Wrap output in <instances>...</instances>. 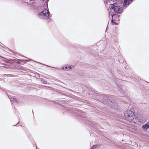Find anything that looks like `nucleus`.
<instances>
[{
	"mask_svg": "<svg viewBox=\"0 0 149 149\" xmlns=\"http://www.w3.org/2000/svg\"><path fill=\"white\" fill-rule=\"evenodd\" d=\"M109 8L117 13H121L123 11V9L119 5L116 3L110 4L109 6Z\"/></svg>",
	"mask_w": 149,
	"mask_h": 149,
	"instance_id": "nucleus-1",
	"label": "nucleus"
},
{
	"mask_svg": "<svg viewBox=\"0 0 149 149\" xmlns=\"http://www.w3.org/2000/svg\"><path fill=\"white\" fill-rule=\"evenodd\" d=\"M125 117L126 119L130 122H131L134 119V113L130 110L125 111L124 113Z\"/></svg>",
	"mask_w": 149,
	"mask_h": 149,
	"instance_id": "nucleus-2",
	"label": "nucleus"
},
{
	"mask_svg": "<svg viewBox=\"0 0 149 149\" xmlns=\"http://www.w3.org/2000/svg\"><path fill=\"white\" fill-rule=\"evenodd\" d=\"M49 12L47 9H45L39 14L40 16H43V18L47 17L49 18L50 17L49 14Z\"/></svg>",
	"mask_w": 149,
	"mask_h": 149,
	"instance_id": "nucleus-3",
	"label": "nucleus"
},
{
	"mask_svg": "<svg viewBox=\"0 0 149 149\" xmlns=\"http://www.w3.org/2000/svg\"><path fill=\"white\" fill-rule=\"evenodd\" d=\"M132 2V0H124L123 6L126 8Z\"/></svg>",
	"mask_w": 149,
	"mask_h": 149,
	"instance_id": "nucleus-4",
	"label": "nucleus"
},
{
	"mask_svg": "<svg viewBox=\"0 0 149 149\" xmlns=\"http://www.w3.org/2000/svg\"><path fill=\"white\" fill-rule=\"evenodd\" d=\"M142 128L144 130L146 131L149 128V122H148L145 125H143L142 126Z\"/></svg>",
	"mask_w": 149,
	"mask_h": 149,
	"instance_id": "nucleus-5",
	"label": "nucleus"
},
{
	"mask_svg": "<svg viewBox=\"0 0 149 149\" xmlns=\"http://www.w3.org/2000/svg\"><path fill=\"white\" fill-rule=\"evenodd\" d=\"M119 20V19H111V22L112 23L113 25H117L118 24V22Z\"/></svg>",
	"mask_w": 149,
	"mask_h": 149,
	"instance_id": "nucleus-6",
	"label": "nucleus"
},
{
	"mask_svg": "<svg viewBox=\"0 0 149 149\" xmlns=\"http://www.w3.org/2000/svg\"><path fill=\"white\" fill-rule=\"evenodd\" d=\"M61 68L62 70H65L66 71L69 70L68 65L62 66Z\"/></svg>",
	"mask_w": 149,
	"mask_h": 149,
	"instance_id": "nucleus-7",
	"label": "nucleus"
},
{
	"mask_svg": "<svg viewBox=\"0 0 149 149\" xmlns=\"http://www.w3.org/2000/svg\"><path fill=\"white\" fill-rule=\"evenodd\" d=\"M104 2L105 3H108V2H109L110 1H111L112 2H113L117 0H104Z\"/></svg>",
	"mask_w": 149,
	"mask_h": 149,
	"instance_id": "nucleus-8",
	"label": "nucleus"
},
{
	"mask_svg": "<svg viewBox=\"0 0 149 149\" xmlns=\"http://www.w3.org/2000/svg\"><path fill=\"white\" fill-rule=\"evenodd\" d=\"M68 68L69 69V70L74 69V66L72 65H68Z\"/></svg>",
	"mask_w": 149,
	"mask_h": 149,
	"instance_id": "nucleus-9",
	"label": "nucleus"
},
{
	"mask_svg": "<svg viewBox=\"0 0 149 149\" xmlns=\"http://www.w3.org/2000/svg\"><path fill=\"white\" fill-rule=\"evenodd\" d=\"M96 145L93 146L91 149H94L96 148Z\"/></svg>",
	"mask_w": 149,
	"mask_h": 149,
	"instance_id": "nucleus-10",
	"label": "nucleus"
},
{
	"mask_svg": "<svg viewBox=\"0 0 149 149\" xmlns=\"http://www.w3.org/2000/svg\"><path fill=\"white\" fill-rule=\"evenodd\" d=\"M111 16L112 18L113 19V18H115V17L117 16V15H116L113 14V15H112Z\"/></svg>",
	"mask_w": 149,
	"mask_h": 149,
	"instance_id": "nucleus-11",
	"label": "nucleus"
},
{
	"mask_svg": "<svg viewBox=\"0 0 149 149\" xmlns=\"http://www.w3.org/2000/svg\"><path fill=\"white\" fill-rule=\"evenodd\" d=\"M115 100H114L113 101H111L112 103H113L114 102Z\"/></svg>",
	"mask_w": 149,
	"mask_h": 149,
	"instance_id": "nucleus-12",
	"label": "nucleus"
},
{
	"mask_svg": "<svg viewBox=\"0 0 149 149\" xmlns=\"http://www.w3.org/2000/svg\"><path fill=\"white\" fill-rule=\"evenodd\" d=\"M139 121L140 122H142V121L141 120V119H140V120Z\"/></svg>",
	"mask_w": 149,
	"mask_h": 149,
	"instance_id": "nucleus-13",
	"label": "nucleus"
}]
</instances>
